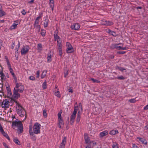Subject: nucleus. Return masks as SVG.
Returning <instances> with one entry per match:
<instances>
[{
	"mask_svg": "<svg viewBox=\"0 0 148 148\" xmlns=\"http://www.w3.org/2000/svg\"><path fill=\"white\" fill-rule=\"evenodd\" d=\"M14 102L15 103L16 109L18 114L21 117L25 116L24 119H25L26 117L25 111L23 108H22L20 104L19 103L18 101L14 100Z\"/></svg>",
	"mask_w": 148,
	"mask_h": 148,
	"instance_id": "obj_1",
	"label": "nucleus"
},
{
	"mask_svg": "<svg viewBox=\"0 0 148 148\" xmlns=\"http://www.w3.org/2000/svg\"><path fill=\"white\" fill-rule=\"evenodd\" d=\"M78 106L74 107V110L73 111L70 118V123L72 125L74 122V120L76 117V114L78 110Z\"/></svg>",
	"mask_w": 148,
	"mask_h": 148,
	"instance_id": "obj_2",
	"label": "nucleus"
},
{
	"mask_svg": "<svg viewBox=\"0 0 148 148\" xmlns=\"http://www.w3.org/2000/svg\"><path fill=\"white\" fill-rule=\"evenodd\" d=\"M62 112H59L58 114V125L59 128H61L64 125V122L61 116Z\"/></svg>",
	"mask_w": 148,
	"mask_h": 148,
	"instance_id": "obj_3",
	"label": "nucleus"
},
{
	"mask_svg": "<svg viewBox=\"0 0 148 148\" xmlns=\"http://www.w3.org/2000/svg\"><path fill=\"white\" fill-rule=\"evenodd\" d=\"M40 125L37 123L35 124L33 126V131L34 134H38L40 133Z\"/></svg>",
	"mask_w": 148,
	"mask_h": 148,
	"instance_id": "obj_4",
	"label": "nucleus"
},
{
	"mask_svg": "<svg viewBox=\"0 0 148 148\" xmlns=\"http://www.w3.org/2000/svg\"><path fill=\"white\" fill-rule=\"evenodd\" d=\"M14 89L18 91L19 92L22 93L24 90V87L21 83H16Z\"/></svg>",
	"mask_w": 148,
	"mask_h": 148,
	"instance_id": "obj_5",
	"label": "nucleus"
},
{
	"mask_svg": "<svg viewBox=\"0 0 148 148\" xmlns=\"http://www.w3.org/2000/svg\"><path fill=\"white\" fill-rule=\"evenodd\" d=\"M58 32H55L53 35L54 39L55 41H56L57 43V46H59L62 45V40L60 37L57 35Z\"/></svg>",
	"mask_w": 148,
	"mask_h": 148,
	"instance_id": "obj_6",
	"label": "nucleus"
},
{
	"mask_svg": "<svg viewBox=\"0 0 148 148\" xmlns=\"http://www.w3.org/2000/svg\"><path fill=\"white\" fill-rule=\"evenodd\" d=\"M5 59L6 60V62L7 64L8 65V68L9 69V70L11 74L12 75L13 77H15V74L13 72V69L12 68L11 64L10 63L9 61L8 60V58L7 56H5Z\"/></svg>",
	"mask_w": 148,
	"mask_h": 148,
	"instance_id": "obj_7",
	"label": "nucleus"
},
{
	"mask_svg": "<svg viewBox=\"0 0 148 148\" xmlns=\"http://www.w3.org/2000/svg\"><path fill=\"white\" fill-rule=\"evenodd\" d=\"M66 51L68 53H71L73 52L74 49L71 44L69 42H66Z\"/></svg>",
	"mask_w": 148,
	"mask_h": 148,
	"instance_id": "obj_8",
	"label": "nucleus"
},
{
	"mask_svg": "<svg viewBox=\"0 0 148 148\" xmlns=\"http://www.w3.org/2000/svg\"><path fill=\"white\" fill-rule=\"evenodd\" d=\"M22 125L21 122L18 119H16L15 121H14L12 122V127H18Z\"/></svg>",
	"mask_w": 148,
	"mask_h": 148,
	"instance_id": "obj_9",
	"label": "nucleus"
},
{
	"mask_svg": "<svg viewBox=\"0 0 148 148\" xmlns=\"http://www.w3.org/2000/svg\"><path fill=\"white\" fill-rule=\"evenodd\" d=\"M9 100L8 99H5L3 100L1 106L2 108L6 109L9 107Z\"/></svg>",
	"mask_w": 148,
	"mask_h": 148,
	"instance_id": "obj_10",
	"label": "nucleus"
},
{
	"mask_svg": "<svg viewBox=\"0 0 148 148\" xmlns=\"http://www.w3.org/2000/svg\"><path fill=\"white\" fill-rule=\"evenodd\" d=\"M29 49L30 48L28 45L23 46L21 51V54L22 55L26 54L28 52Z\"/></svg>",
	"mask_w": 148,
	"mask_h": 148,
	"instance_id": "obj_11",
	"label": "nucleus"
},
{
	"mask_svg": "<svg viewBox=\"0 0 148 148\" xmlns=\"http://www.w3.org/2000/svg\"><path fill=\"white\" fill-rule=\"evenodd\" d=\"M18 91L15 90V89H14L13 94L12 96V98L15 99H17L20 97V94L18 93Z\"/></svg>",
	"mask_w": 148,
	"mask_h": 148,
	"instance_id": "obj_12",
	"label": "nucleus"
},
{
	"mask_svg": "<svg viewBox=\"0 0 148 148\" xmlns=\"http://www.w3.org/2000/svg\"><path fill=\"white\" fill-rule=\"evenodd\" d=\"M66 142V137H64L63 138L62 142L59 146V148H65Z\"/></svg>",
	"mask_w": 148,
	"mask_h": 148,
	"instance_id": "obj_13",
	"label": "nucleus"
},
{
	"mask_svg": "<svg viewBox=\"0 0 148 148\" xmlns=\"http://www.w3.org/2000/svg\"><path fill=\"white\" fill-rule=\"evenodd\" d=\"M53 55V53L51 51H49L47 55V61L48 62H50L51 61V57Z\"/></svg>",
	"mask_w": 148,
	"mask_h": 148,
	"instance_id": "obj_14",
	"label": "nucleus"
},
{
	"mask_svg": "<svg viewBox=\"0 0 148 148\" xmlns=\"http://www.w3.org/2000/svg\"><path fill=\"white\" fill-rule=\"evenodd\" d=\"M55 88L54 89V92L55 95L58 98L61 97V95L59 90L57 89V86H55Z\"/></svg>",
	"mask_w": 148,
	"mask_h": 148,
	"instance_id": "obj_15",
	"label": "nucleus"
},
{
	"mask_svg": "<svg viewBox=\"0 0 148 148\" xmlns=\"http://www.w3.org/2000/svg\"><path fill=\"white\" fill-rule=\"evenodd\" d=\"M80 25L78 23H75L72 25L71 28L72 29L78 30L80 27Z\"/></svg>",
	"mask_w": 148,
	"mask_h": 148,
	"instance_id": "obj_16",
	"label": "nucleus"
},
{
	"mask_svg": "<svg viewBox=\"0 0 148 148\" xmlns=\"http://www.w3.org/2000/svg\"><path fill=\"white\" fill-rule=\"evenodd\" d=\"M84 138L85 140V142L87 144L89 143L91 144L93 142V141L90 142V139L87 134L85 133L84 134Z\"/></svg>",
	"mask_w": 148,
	"mask_h": 148,
	"instance_id": "obj_17",
	"label": "nucleus"
},
{
	"mask_svg": "<svg viewBox=\"0 0 148 148\" xmlns=\"http://www.w3.org/2000/svg\"><path fill=\"white\" fill-rule=\"evenodd\" d=\"M108 133V131L106 130L100 133L99 134V136L100 138H102L104 136L107 135Z\"/></svg>",
	"mask_w": 148,
	"mask_h": 148,
	"instance_id": "obj_18",
	"label": "nucleus"
},
{
	"mask_svg": "<svg viewBox=\"0 0 148 148\" xmlns=\"http://www.w3.org/2000/svg\"><path fill=\"white\" fill-rule=\"evenodd\" d=\"M107 32L109 34L112 35L114 37L118 35V34H116L115 32L113 31H112L110 29H108L107 31Z\"/></svg>",
	"mask_w": 148,
	"mask_h": 148,
	"instance_id": "obj_19",
	"label": "nucleus"
},
{
	"mask_svg": "<svg viewBox=\"0 0 148 148\" xmlns=\"http://www.w3.org/2000/svg\"><path fill=\"white\" fill-rule=\"evenodd\" d=\"M137 139H138L143 144H144L145 145L147 144V141L145 139L139 137H137Z\"/></svg>",
	"mask_w": 148,
	"mask_h": 148,
	"instance_id": "obj_20",
	"label": "nucleus"
},
{
	"mask_svg": "<svg viewBox=\"0 0 148 148\" xmlns=\"http://www.w3.org/2000/svg\"><path fill=\"white\" fill-rule=\"evenodd\" d=\"M42 50V45L40 43H38L37 45V50L38 52H40Z\"/></svg>",
	"mask_w": 148,
	"mask_h": 148,
	"instance_id": "obj_21",
	"label": "nucleus"
},
{
	"mask_svg": "<svg viewBox=\"0 0 148 148\" xmlns=\"http://www.w3.org/2000/svg\"><path fill=\"white\" fill-rule=\"evenodd\" d=\"M119 45H123V44L122 43L113 44L111 45V47L112 49H116L118 50Z\"/></svg>",
	"mask_w": 148,
	"mask_h": 148,
	"instance_id": "obj_22",
	"label": "nucleus"
},
{
	"mask_svg": "<svg viewBox=\"0 0 148 148\" xmlns=\"http://www.w3.org/2000/svg\"><path fill=\"white\" fill-rule=\"evenodd\" d=\"M104 22V23H103V24L106 26H110L113 24V23L112 22L108 21H105Z\"/></svg>",
	"mask_w": 148,
	"mask_h": 148,
	"instance_id": "obj_23",
	"label": "nucleus"
},
{
	"mask_svg": "<svg viewBox=\"0 0 148 148\" xmlns=\"http://www.w3.org/2000/svg\"><path fill=\"white\" fill-rule=\"evenodd\" d=\"M119 133V132L117 130H112L110 132L109 134L112 135H116V134Z\"/></svg>",
	"mask_w": 148,
	"mask_h": 148,
	"instance_id": "obj_24",
	"label": "nucleus"
},
{
	"mask_svg": "<svg viewBox=\"0 0 148 148\" xmlns=\"http://www.w3.org/2000/svg\"><path fill=\"white\" fill-rule=\"evenodd\" d=\"M2 6L0 4V17H2L5 15V12L2 9Z\"/></svg>",
	"mask_w": 148,
	"mask_h": 148,
	"instance_id": "obj_25",
	"label": "nucleus"
},
{
	"mask_svg": "<svg viewBox=\"0 0 148 148\" xmlns=\"http://www.w3.org/2000/svg\"><path fill=\"white\" fill-rule=\"evenodd\" d=\"M17 23L16 21H15L12 25L10 27V28L11 30L14 29L16 28L17 27V25H18V23Z\"/></svg>",
	"mask_w": 148,
	"mask_h": 148,
	"instance_id": "obj_26",
	"label": "nucleus"
},
{
	"mask_svg": "<svg viewBox=\"0 0 148 148\" xmlns=\"http://www.w3.org/2000/svg\"><path fill=\"white\" fill-rule=\"evenodd\" d=\"M0 75L1 79L2 80H5V75L3 73L2 71L0 70Z\"/></svg>",
	"mask_w": 148,
	"mask_h": 148,
	"instance_id": "obj_27",
	"label": "nucleus"
},
{
	"mask_svg": "<svg viewBox=\"0 0 148 148\" xmlns=\"http://www.w3.org/2000/svg\"><path fill=\"white\" fill-rule=\"evenodd\" d=\"M17 131L18 134H19L22 133L23 132V125L20 127H18Z\"/></svg>",
	"mask_w": 148,
	"mask_h": 148,
	"instance_id": "obj_28",
	"label": "nucleus"
},
{
	"mask_svg": "<svg viewBox=\"0 0 148 148\" xmlns=\"http://www.w3.org/2000/svg\"><path fill=\"white\" fill-rule=\"evenodd\" d=\"M58 48L59 51V55L61 56L62 54V45H60V46H58Z\"/></svg>",
	"mask_w": 148,
	"mask_h": 148,
	"instance_id": "obj_29",
	"label": "nucleus"
},
{
	"mask_svg": "<svg viewBox=\"0 0 148 148\" xmlns=\"http://www.w3.org/2000/svg\"><path fill=\"white\" fill-rule=\"evenodd\" d=\"M47 73V71L46 70H45L43 71H42V74H41V79L44 78L45 77Z\"/></svg>",
	"mask_w": 148,
	"mask_h": 148,
	"instance_id": "obj_30",
	"label": "nucleus"
},
{
	"mask_svg": "<svg viewBox=\"0 0 148 148\" xmlns=\"http://www.w3.org/2000/svg\"><path fill=\"white\" fill-rule=\"evenodd\" d=\"M49 4L52 11H53L54 5V1H50Z\"/></svg>",
	"mask_w": 148,
	"mask_h": 148,
	"instance_id": "obj_31",
	"label": "nucleus"
},
{
	"mask_svg": "<svg viewBox=\"0 0 148 148\" xmlns=\"http://www.w3.org/2000/svg\"><path fill=\"white\" fill-rule=\"evenodd\" d=\"M29 134L31 136H34V132H33L32 127L30 126L29 127Z\"/></svg>",
	"mask_w": 148,
	"mask_h": 148,
	"instance_id": "obj_32",
	"label": "nucleus"
},
{
	"mask_svg": "<svg viewBox=\"0 0 148 148\" xmlns=\"http://www.w3.org/2000/svg\"><path fill=\"white\" fill-rule=\"evenodd\" d=\"M81 116L80 113V111H79L78 112V114H77V117L76 121L77 123L79 122Z\"/></svg>",
	"mask_w": 148,
	"mask_h": 148,
	"instance_id": "obj_33",
	"label": "nucleus"
},
{
	"mask_svg": "<svg viewBox=\"0 0 148 148\" xmlns=\"http://www.w3.org/2000/svg\"><path fill=\"white\" fill-rule=\"evenodd\" d=\"M49 20L48 19H45L44 23V26L45 28L47 27L48 25Z\"/></svg>",
	"mask_w": 148,
	"mask_h": 148,
	"instance_id": "obj_34",
	"label": "nucleus"
},
{
	"mask_svg": "<svg viewBox=\"0 0 148 148\" xmlns=\"http://www.w3.org/2000/svg\"><path fill=\"white\" fill-rule=\"evenodd\" d=\"M42 87L44 90L46 89L47 88V82L46 80L45 81L42 85Z\"/></svg>",
	"mask_w": 148,
	"mask_h": 148,
	"instance_id": "obj_35",
	"label": "nucleus"
},
{
	"mask_svg": "<svg viewBox=\"0 0 148 148\" xmlns=\"http://www.w3.org/2000/svg\"><path fill=\"white\" fill-rule=\"evenodd\" d=\"M128 49V48L126 47H122L121 46H119L118 47V50H127Z\"/></svg>",
	"mask_w": 148,
	"mask_h": 148,
	"instance_id": "obj_36",
	"label": "nucleus"
},
{
	"mask_svg": "<svg viewBox=\"0 0 148 148\" xmlns=\"http://www.w3.org/2000/svg\"><path fill=\"white\" fill-rule=\"evenodd\" d=\"M46 33V31L45 30L43 29L41 30V34L43 37L45 36Z\"/></svg>",
	"mask_w": 148,
	"mask_h": 148,
	"instance_id": "obj_37",
	"label": "nucleus"
},
{
	"mask_svg": "<svg viewBox=\"0 0 148 148\" xmlns=\"http://www.w3.org/2000/svg\"><path fill=\"white\" fill-rule=\"evenodd\" d=\"M34 27L39 32L40 29V27L39 25H34Z\"/></svg>",
	"mask_w": 148,
	"mask_h": 148,
	"instance_id": "obj_38",
	"label": "nucleus"
},
{
	"mask_svg": "<svg viewBox=\"0 0 148 148\" xmlns=\"http://www.w3.org/2000/svg\"><path fill=\"white\" fill-rule=\"evenodd\" d=\"M112 147V148H119L118 144L116 143H113Z\"/></svg>",
	"mask_w": 148,
	"mask_h": 148,
	"instance_id": "obj_39",
	"label": "nucleus"
},
{
	"mask_svg": "<svg viewBox=\"0 0 148 148\" xmlns=\"http://www.w3.org/2000/svg\"><path fill=\"white\" fill-rule=\"evenodd\" d=\"M136 97L134 99H130L129 100V101L131 103H134L136 102Z\"/></svg>",
	"mask_w": 148,
	"mask_h": 148,
	"instance_id": "obj_40",
	"label": "nucleus"
},
{
	"mask_svg": "<svg viewBox=\"0 0 148 148\" xmlns=\"http://www.w3.org/2000/svg\"><path fill=\"white\" fill-rule=\"evenodd\" d=\"M43 114L44 117L46 118L47 116L46 111L45 110H44L43 111Z\"/></svg>",
	"mask_w": 148,
	"mask_h": 148,
	"instance_id": "obj_41",
	"label": "nucleus"
},
{
	"mask_svg": "<svg viewBox=\"0 0 148 148\" xmlns=\"http://www.w3.org/2000/svg\"><path fill=\"white\" fill-rule=\"evenodd\" d=\"M14 142L17 145H20V142L17 138H16L14 139Z\"/></svg>",
	"mask_w": 148,
	"mask_h": 148,
	"instance_id": "obj_42",
	"label": "nucleus"
},
{
	"mask_svg": "<svg viewBox=\"0 0 148 148\" xmlns=\"http://www.w3.org/2000/svg\"><path fill=\"white\" fill-rule=\"evenodd\" d=\"M117 69L119 71L122 72H123L124 70H125V69H124L122 67H117Z\"/></svg>",
	"mask_w": 148,
	"mask_h": 148,
	"instance_id": "obj_43",
	"label": "nucleus"
},
{
	"mask_svg": "<svg viewBox=\"0 0 148 148\" xmlns=\"http://www.w3.org/2000/svg\"><path fill=\"white\" fill-rule=\"evenodd\" d=\"M90 80H91L93 82H94V83L95 82H96V83H99L100 82V81H99L98 80H97V79H95L94 78H91L90 79Z\"/></svg>",
	"mask_w": 148,
	"mask_h": 148,
	"instance_id": "obj_44",
	"label": "nucleus"
},
{
	"mask_svg": "<svg viewBox=\"0 0 148 148\" xmlns=\"http://www.w3.org/2000/svg\"><path fill=\"white\" fill-rule=\"evenodd\" d=\"M116 78L118 79L123 80L125 79V78L123 76H120L117 77Z\"/></svg>",
	"mask_w": 148,
	"mask_h": 148,
	"instance_id": "obj_45",
	"label": "nucleus"
},
{
	"mask_svg": "<svg viewBox=\"0 0 148 148\" xmlns=\"http://www.w3.org/2000/svg\"><path fill=\"white\" fill-rule=\"evenodd\" d=\"M29 79L32 81H34L35 80V77L33 76H30L29 77Z\"/></svg>",
	"mask_w": 148,
	"mask_h": 148,
	"instance_id": "obj_46",
	"label": "nucleus"
},
{
	"mask_svg": "<svg viewBox=\"0 0 148 148\" xmlns=\"http://www.w3.org/2000/svg\"><path fill=\"white\" fill-rule=\"evenodd\" d=\"M36 77L38 78L40 76V71L39 70L37 71L36 73Z\"/></svg>",
	"mask_w": 148,
	"mask_h": 148,
	"instance_id": "obj_47",
	"label": "nucleus"
},
{
	"mask_svg": "<svg viewBox=\"0 0 148 148\" xmlns=\"http://www.w3.org/2000/svg\"><path fill=\"white\" fill-rule=\"evenodd\" d=\"M21 13L23 15H25L26 13V11L24 9H23L21 11Z\"/></svg>",
	"mask_w": 148,
	"mask_h": 148,
	"instance_id": "obj_48",
	"label": "nucleus"
},
{
	"mask_svg": "<svg viewBox=\"0 0 148 148\" xmlns=\"http://www.w3.org/2000/svg\"><path fill=\"white\" fill-rule=\"evenodd\" d=\"M42 15L41 14H40L39 15V16L36 18V20L39 21V19L41 18L42 17Z\"/></svg>",
	"mask_w": 148,
	"mask_h": 148,
	"instance_id": "obj_49",
	"label": "nucleus"
},
{
	"mask_svg": "<svg viewBox=\"0 0 148 148\" xmlns=\"http://www.w3.org/2000/svg\"><path fill=\"white\" fill-rule=\"evenodd\" d=\"M68 91L69 92H70L71 93H73V89L71 87H70L68 89Z\"/></svg>",
	"mask_w": 148,
	"mask_h": 148,
	"instance_id": "obj_50",
	"label": "nucleus"
},
{
	"mask_svg": "<svg viewBox=\"0 0 148 148\" xmlns=\"http://www.w3.org/2000/svg\"><path fill=\"white\" fill-rule=\"evenodd\" d=\"M39 21L35 20L34 22V25H39Z\"/></svg>",
	"mask_w": 148,
	"mask_h": 148,
	"instance_id": "obj_51",
	"label": "nucleus"
},
{
	"mask_svg": "<svg viewBox=\"0 0 148 148\" xmlns=\"http://www.w3.org/2000/svg\"><path fill=\"white\" fill-rule=\"evenodd\" d=\"M125 53V51H119L117 52L119 54H124Z\"/></svg>",
	"mask_w": 148,
	"mask_h": 148,
	"instance_id": "obj_52",
	"label": "nucleus"
},
{
	"mask_svg": "<svg viewBox=\"0 0 148 148\" xmlns=\"http://www.w3.org/2000/svg\"><path fill=\"white\" fill-rule=\"evenodd\" d=\"M79 107L81 108V110H82V104L81 103H79Z\"/></svg>",
	"mask_w": 148,
	"mask_h": 148,
	"instance_id": "obj_53",
	"label": "nucleus"
},
{
	"mask_svg": "<svg viewBox=\"0 0 148 148\" xmlns=\"http://www.w3.org/2000/svg\"><path fill=\"white\" fill-rule=\"evenodd\" d=\"M3 146L6 148H9L7 146V145L6 144V143H3Z\"/></svg>",
	"mask_w": 148,
	"mask_h": 148,
	"instance_id": "obj_54",
	"label": "nucleus"
},
{
	"mask_svg": "<svg viewBox=\"0 0 148 148\" xmlns=\"http://www.w3.org/2000/svg\"><path fill=\"white\" fill-rule=\"evenodd\" d=\"M132 148H139L138 146L134 144H133L132 145Z\"/></svg>",
	"mask_w": 148,
	"mask_h": 148,
	"instance_id": "obj_55",
	"label": "nucleus"
},
{
	"mask_svg": "<svg viewBox=\"0 0 148 148\" xmlns=\"http://www.w3.org/2000/svg\"><path fill=\"white\" fill-rule=\"evenodd\" d=\"M14 46H15L14 42H12V47H11V48L12 49H13L14 48Z\"/></svg>",
	"mask_w": 148,
	"mask_h": 148,
	"instance_id": "obj_56",
	"label": "nucleus"
},
{
	"mask_svg": "<svg viewBox=\"0 0 148 148\" xmlns=\"http://www.w3.org/2000/svg\"><path fill=\"white\" fill-rule=\"evenodd\" d=\"M148 109V104L145 106L144 108V110H146Z\"/></svg>",
	"mask_w": 148,
	"mask_h": 148,
	"instance_id": "obj_57",
	"label": "nucleus"
},
{
	"mask_svg": "<svg viewBox=\"0 0 148 148\" xmlns=\"http://www.w3.org/2000/svg\"><path fill=\"white\" fill-rule=\"evenodd\" d=\"M34 1H30L28 2V3L29 4H32L34 3Z\"/></svg>",
	"mask_w": 148,
	"mask_h": 148,
	"instance_id": "obj_58",
	"label": "nucleus"
},
{
	"mask_svg": "<svg viewBox=\"0 0 148 148\" xmlns=\"http://www.w3.org/2000/svg\"><path fill=\"white\" fill-rule=\"evenodd\" d=\"M13 77L14 78V79L15 80V82L16 83L17 82V79L15 75V77Z\"/></svg>",
	"mask_w": 148,
	"mask_h": 148,
	"instance_id": "obj_59",
	"label": "nucleus"
},
{
	"mask_svg": "<svg viewBox=\"0 0 148 148\" xmlns=\"http://www.w3.org/2000/svg\"><path fill=\"white\" fill-rule=\"evenodd\" d=\"M91 146L90 145H88L85 148H90Z\"/></svg>",
	"mask_w": 148,
	"mask_h": 148,
	"instance_id": "obj_60",
	"label": "nucleus"
},
{
	"mask_svg": "<svg viewBox=\"0 0 148 148\" xmlns=\"http://www.w3.org/2000/svg\"><path fill=\"white\" fill-rule=\"evenodd\" d=\"M68 72L67 71L66 73L65 74L64 77H66V76L68 75Z\"/></svg>",
	"mask_w": 148,
	"mask_h": 148,
	"instance_id": "obj_61",
	"label": "nucleus"
},
{
	"mask_svg": "<svg viewBox=\"0 0 148 148\" xmlns=\"http://www.w3.org/2000/svg\"><path fill=\"white\" fill-rule=\"evenodd\" d=\"M137 8V9H141L142 8L141 7H138Z\"/></svg>",
	"mask_w": 148,
	"mask_h": 148,
	"instance_id": "obj_62",
	"label": "nucleus"
},
{
	"mask_svg": "<svg viewBox=\"0 0 148 148\" xmlns=\"http://www.w3.org/2000/svg\"><path fill=\"white\" fill-rule=\"evenodd\" d=\"M145 128H146V129H147L148 128V126L147 125V126H146L145 127Z\"/></svg>",
	"mask_w": 148,
	"mask_h": 148,
	"instance_id": "obj_63",
	"label": "nucleus"
},
{
	"mask_svg": "<svg viewBox=\"0 0 148 148\" xmlns=\"http://www.w3.org/2000/svg\"><path fill=\"white\" fill-rule=\"evenodd\" d=\"M12 118L13 119H15V117L14 116H12Z\"/></svg>",
	"mask_w": 148,
	"mask_h": 148,
	"instance_id": "obj_64",
	"label": "nucleus"
}]
</instances>
